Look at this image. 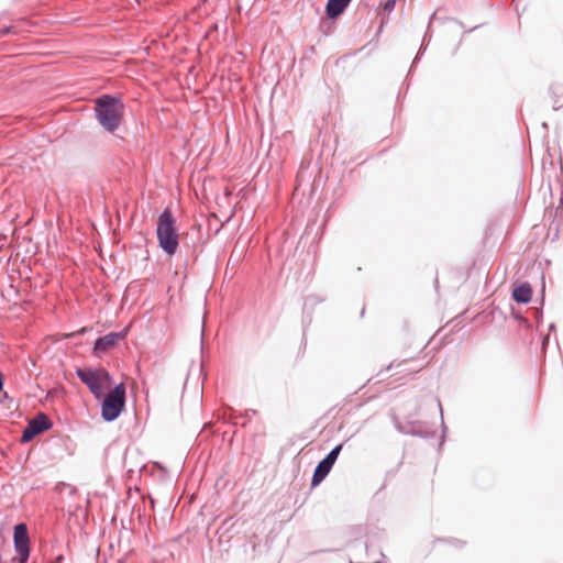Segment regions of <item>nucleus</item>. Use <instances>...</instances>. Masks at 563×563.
Wrapping results in <instances>:
<instances>
[{
	"label": "nucleus",
	"mask_w": 563,
	"mask_h": 563,
	"mask_svg": "<svg viewBox=\"0 0 563 563\" xmlns=\"http://www.w3.org/2000/svg\"><path fill=\"white\" fill-rule=\"evenodd\" d=\"M96 118L108 133H114L123 120L124 103L120 96L101 95L95 102Z\"/></svg>",
	"instance_id": "f257e3e1"
},
{
	"label": "nucleus",
	"mask_w": 563,
	"mask_h": 563,
	"mask_svg": "<svg viewBox=\"0 0 563 563\" xmlns=\"http://www.w3.org/2000/svg\"><path fill=\"white\" fill-rule=\"evenodd\" d=\"M156 235L159 247L167 255H174L178 249L179 240L176 229V220L169 208L164 209L158 217Z\"/></svg>",
	"instance_id": "f03ea898"
},
{
	"label": "nucleus",
	"mask_w": 563,
	"mask_h": 563,
	"mask_svg": "<svg viewBox=\"0 0 563 563\" xmlns=\"http://www.w3.org/2000/svg\"><path fill=\"white\" fill-rule=\"evenodd\" d=\"M125 406V385L118 384L106 395L101 405V417L107 422H112L121 415Z\"/></svg>",
	"instance_id": "7ed1b4c3"
},
{
	"label": "nucleus",
	"mask_w": 563,
	"mask_h": 563,
	"mask_svg": "<svg viewBox=\"0 0 563 563\" xmlns=\"http://www.w3.org/2000/svg\"><path fill=\"white\" fill-rule=\"evenodd\" d=\"M76 375L97 398L103 393V384H110L112 380L110 373L104 368L92 369L78 367Z\"/></svg>",
	"instance_id": "20e7f679"
},
{
	"label": "nucleus",
	"mask_w": 563,
	"mask_h": 563,
	"mask_svg": "<svg viewBox=\"0 0 563 563\" xmlns=\"http://www.w3.org/2000/svg\"><path fill=\"white\" fill-rule=\"evenodd\" d=\"M343 448V444L340 443L335 445L316 466L312 478H311V487L318 486L330 473L333 467L338 456Z\"/></svg>",
	"instance_id": "39448f33"
},
{
	"label": "nucleus",
	"mask_w": 563,
	"mask_h": 563,
	"mask_svg": "<svg viewBox=\"0 0 563 563\" xmlns=\"http://www.w3.org/2000/svg\"><path fill=\"white\" fill-rule=\"evenodd\" d=\"M13 542L18 553V563H26L30 558V538L25 523L20 522L14 526Z\"/></svg>",
	"instance_id": "423d86ee"
},
{
	"label": "nucleus",
	"mask_w": 563,
	"mask_h": 563,
	"mask_svg": "<svg viewBox=\"0 0 563 563\" xmlns=\"http://www.w3.org/2000/svg\"><path fill=\"white\" fill-rule=\"evenodd\" d=\"M129 328H125L118 332H110L103 336H99L92 347V354L96 357H101L109 350L114 347L120 341L124 340L128 335Z\"/></svg>",
	"instance_id": "0eeeda50"
},
{
	"label": "nucleus",
	"mask_w": 563,
	"mask_h": 563,
	"mask_svg": "<svg viewBox=\"0 0 563 563\" xmlns=\"http://www.w3.org/2000/svg\"><path fill=\"white\" fill-rule=\"evenodd\" d=\"M52 426L53 423L51 419L45 413H38L27 423V426L23 430L21 441L23 443H27L37 434L46 430H49Z\"/></svg>",
	"instance_id": "6e6552de"
},
{
	"label": "nucleus",
	"mask_w": 563,
	"mask_h": 563,
	"mask_svg": "<svg viewBox=\"0 0 563 563\" xmlns=\"http://www.w3.org/2000/svg\"><path fill=\"white\" fill-rule=\"evenodd\" d=\"M394 426L396 430L402 434H410L420 438H430L433 437V432H429L424 430L423 422L421 421H409L407 423H401L396 417L394 418Z\"/></svg>",
	"instance_id": "1a4fd4ad"
},
{
	"label": "nucleus",
	"mask_w": 563,
	"mask_h": 563,
	"mask_svg": "<svg viewBox=\"0 0 563 563\" xmlns=\"http://www.w3.org/2000/svg\"><path fill=\"white\" fill-rule=\"evenodd\" d=\"M352 0H328L325 5V14L329 19H336L349 7Z\"/></svg>",
	"instance_id": "9d476101"
},
{
	"label": "nucleus",
	"mask_w": 563,
	"mask_h": 563,
	"mask_svg": "<svg viewBox=\"0 0 563 563\" xmlns=\"http://www.w3.org/2000/svg\"><path fill=\"white\" fill-rule=\"evenodd\" d=\"M532 297V288L528 283H521L512 289V299L518 303H528Z\"/></svg>",
	"instance_id": "9b49d317"
},
{
	"label": "nucleus",
	"mask_w": 563,
	"mask_h": 563,
	"mask_svg": "<svg viewBox=\"0 0 563 563\" xmlns=\"http://www.w3.org/2000/svg\"><path fill=\"white\" fill-rule=\"evenodd\" d=\"M397 0H387L384 4V11L390 13L394 11Z\"/></svg>",
	"instance_id": "f8f14e48"
},
{
	"label": "nucleus",
	"mask_w": 563,
	"mask_h": 563,
	"mask_svg": "<svg viewBox=\"0 0 563 563\" xmlns=\"http://www.w3.org/2000/svg\"><path fill=\"white\" fill-rule=\"evenodd\" d=\"M401 364H402V362L393 361L390 364H388V365L386 366V368H385L384 371H386V372H387V371H390V369H393V368H395V367L400 366Z\"/></svg>",
	"instance_id": "ddd939ff"
},
{
	"label": "nucleus",
	"mask_w": 563,
	"mask_h": 563,
	"mask_svg": "<svg viewBox=\"0 0 563 563\" xmlns=\"http://www.w3.org/2000/svg\"><path fill=\"white\" fill-rule=\"evenodd\" d=\"M548 343H549V335L543 338V340H542V347L544 349Z\"/></svg>",
	"instance_id": "4468645a"
},
{
	"label": "nucleus",
	"mask_w": 563,
	"mask_h": 563,
	"mask_svg": "<svg viewBox=\"0 0 563 563\" xmlns=\"http://www.w3.org/2000/svg\"><path fill=\"white\" fill-rule=\"evenodd\" d=\"M10 30H11V27H4V29H2V30L0 31V33H1L2 35H5V34H8V33L10 32Z\"/></svg>",
	"instance_id": "2eb2a0df"
},
{
	"label": "nucleus",
	"mask_w": 563,
	"mask_h": 563,
	"mask_svg": "<svg viewBox=\"0 0 563 563\" xmlns=\"http://www.w3.org/2000/svg\"><path fill=\"white\" fill-rule=\"evenodd\" d=\"M2 388H3V377L0 374V391L2 390Z\"/></svg>",
	"instance_id": "dca6fc26"
},
{
	"label": "nucleus",
	"mask_w": 563,
	"mask_h": 563,
	"mask_svg": "<svg viewBox=\"0 0 563 563\" xmlns=\"http://www.w3.org/2000/svg\"><path fill=\"white\" fill-rule=\"evenodd\" d=\"M62 561H63V556H62V555H59V556H57V558H56V562H57V563H60Z\"/></svg>",
	"instance_id": "f3484780"
},
{
	"label": "nucleus",
	"mask_w": 563,
	"mask_h": 563,
	"mask_svg": "<svg viewBox=\"0 0 563 563\" xmlns=\"http://www.w3.org/2000/svg\"><path fill=\"white\" fill-rule=\"evenodd\" d=\"M249 412H250V415H255L256 413L255 410H249V411H246V415H249Z\"/></svg>",
	"instance_id": "a211bd4d"
},
{
	"label": "nucleus",
	"mask_w": 563,
	"mask_h": 563,
	"mask_svg": "<svg viewBox=\"0 0 563 563\" xmlns=\"http://www.w3.org/2000/svg\"><path fill=\"white\" fill-rule=\"evenodd\" d=\"M550 330H554L555 325L553 323L550 324Z\"/></svg>",
	"instance_id": "6ab92c4d"
},
{
	"label": "nucleus",
	"mask_w": 563,
	"mask_h": 563,
	"mask_svg": "<svg viewBox=\"0 0 563 563\" xmlns=\"http://www.w3.org/2000/svg\"><path fill=\"white\" fill-rule=\"evenodd\" d=\"M418 60V57H415V59L412 60V64H416Z\"/></svg>",
	"instance_id": "aec40b11"
},
{
	"label": "nucleus",
	"mask_w": 563,
	"mask_h": 563,
	"mask_svg": "<svg viewBox=\"0 0 563 563\" xmlns=\"http://www.w3.org/2000/svg\"><path fill=\"white\" fill-rule=\"evenodd\" d=\"M418 60V57H415V59L412 60V64H416Z\"/></svg>",
	"instance_id": "412c9836"
},
{
	"label": "nucleus",
	"mask_w": 563,
	"mask_h": 563,
	"mask_svg": "<svg viewBox=\"0 0 563 563\" xmlns=\"http://www.w3.org/2000/svg\"><path fill=\"white\" fill-rule=\"evenodd\" d=\"M418 60V57H415V59L412 60V64H416Z\"/></svg>",
	"instance_id": "4be33fe9"
},
{
	"label": "nucleus",
	"mask_w": 563,
	"mask_h": 563,
	"mask_svg": "<svg viewBox=\"0 0 563 563\" xmlns=\"http://www.w3.org/2000/svg\"><path fill=\"white\" fill-rule=\"evenodd\" d=\"M439 408H440V411L442 412V405L439 402Z\"/></svg>",
	"instance_id": "5701e85b"
}]
</instances>
